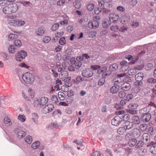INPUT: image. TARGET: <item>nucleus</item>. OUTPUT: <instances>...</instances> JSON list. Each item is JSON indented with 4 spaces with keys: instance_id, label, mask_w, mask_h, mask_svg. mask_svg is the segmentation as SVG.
<instances>
[{
    "instance_id": "nucleus-38",
    "label": "nucleus",
    "mask_w": 156,
    "mask_h": 156,
    "mask_svg": "<svg viewBox=\"0 0 156 156\" xmlns=\"http://www.w3.org/2000/svg\"><path fill=\"white\" fill-rule=\"evenodd\" d=\"M126 130L125 128L124 127H120L117 130V133L120 135L123 134L124 132Z\"/></svg>"
},
{
    "instance_id": "nucleus-37",
    "label": "nucleus",
    "mask_w": 156,
    "mask_h": 156,
    "mask_svg": "<svg viewBox=\"0 0 156 156\" xmlns=\"http://www.w3.org/2000/svg\"><path fill=\"white\" fill-rule=\"evenodd\" d=\"M1 56L3 58V60L5 61H6L9 59V57L7 54L4 52H2L0 53Z\"/></svg>"
},
{
    "instance_id": "nucleus-25",
    "label": "nucleus",
    "mask_w": 156,
    "mask_h": 156,
    "mask_svg": "<svg viewBox=\"0 0 156 156\" xmlns=\"http://www.w3.org/2000/svg\"><path fill=\"white\" fill-rule=\"evenodd\" d=\"M132 120L133 121L132 122L133 123V124H138L140 122L139 117L137 116H133Z\"/></svg>"
},
{
    "instance_id": "nucleus-12",
    "label": "nucleus",
    "mask_w": 156,
    "mask_h": 156,
    "mask_svg": "<svg viewBox=\"0 0 156 156\" xmlns=\"http://www.w3.org/2000/svg\"><path fill=\"white\" fill-rule=\"evenodd\" d=\"M140 118L144 122H148L151 119V115L150 113L140 115Z\"/></svg>"
},
{
    "instance_id": "nucleus-17",
    "label": "nucleus",
    "mask_w": 156,
    "mask_h": 156,
    "mask_svg": "<svg viewBox=\"0 0 156 156\" xmlns=\"http://www.w3.org/2000/svg\"><path fill=\"white\" fill-rule=\"evenodd\" d=\"M40 101L41 104V107L45 105L48 101V98L44 97L41 98Z\"/></svg>"
},
{
    "instance_id": "nucleus-51",
    "label": "nucleus",
    "mask_w": 156,
    "mask_h": 156,
    "mask_svg": "<svg viewBox=\"0 0 156 156\" xmlns=\"http://www.w3.org/2000/svg\"><path fill=\"white\" fill-rule=\"evenodd\" d=\"M143 83L141 81H136L135 83V84L136 85V86L139 87L143 88L142 85Z\"/></svg>"
},
{
    "instance_id": "nucleus-19",
    "label": "nucleus",
    "mask_w": 156,
    "mask_h": 156,
    "mask_svg": "<svg viewBox=\"0 0 156 156\" xmlns=\"http://www.w3.org/2000/svg\"><path fill=\"white\" fill-rule=\"evenodd\" d=\"M144 74L142 73H139L135 75V80L136 81H142L144 79Z\"/></svg>"
},
{
    "instance_id": "nucleus-32",
    "label": "nucleus",
    "mask_w": 156,
    "mask_h": 156,
    "mask_svg": "<svg viewBox=\"0 0 156 156\" xmlns=\"http://www.w3.org/2000/svg\"><path fill=\"white\" fill-rule=\"evenodd\" d=\"M120 117L122 119V120L123 119L124 121L127 122V121L130 119V116L129 115L127 114L122 115Z\"/></svg>"
},
{
    "instance_id": "nucleus-23",
    "label": "nucleus",
    "mask_w": 156,
    "mask_h": 156,
    "mask_svg": "<svg viewBox=\"0 0 156 156\" xmlns=\"http://www.w3.org/2000/svg\"><path fill=\"white\" fill-rule=\"evenodd\" d=\"M40 145V142L38 141H36L32 144L31 147L33 149H36L38 148Z\"/></svg>"
},
{
    "instance_id": "nucleus-21",
    "label": "nucleus",
    "mask_w": 156,
    "mask_h": 156,
    "mask_svg": "<svg viewBox=\"0 0 156 156\" xmlns=\"http://www.w3.org/2000/svg\"><path fill=\"white\" fill-rule=\"evenodd\" d=\"M82 0H74L73 3L74 6L75 8L78 9L80 8L81 6L80 2Z\"/></svg>"
},
{
    "instance_id": "nucleus-26",
    "label": "nucleus",
    "mask_w": 156,
    "mask_h": 156,
    "mask_svg": "<svg viewBox=\"0 0 156 156\" xmlns=\"http://www.w3.org/2000/svg\"><path fill=\"white\" fill-rule=\"evenodd\" d=\"M110 22L108 20H104L102 23L103 27L104 28H107L110 25Z\"/></svg>"
},
{
    "instance_id": "nucleus-13",
    "label": "nucleus",
    "mask_w": 156,
    "mask_h": 156,
    "mask_svg": "<svg viewBox=\"0 0 156 156\" xmlns=\"http://www.w3.org/2000/svg\"><path fill=\"white\" fill-rule=\"evenodd\" d=\"M86 6L87 9L89 11H91L94 8V2L92 1H88L87 3Z\"/></svg>"
},
{
    "instance_id": "nucleus-56",
    "label": "nucleus",
    "mask_w": 156,
    "mask_h": 156,
    "mask_svg": "<svg viewBox=\"0 0 156 156\" xmlns=\"http://www.w3.org/2000/svg\"><path fill=\"white\" fill-rule=\"evenodd\" d=\"M126 93L123 91H120L119 93V97L120 98H123L126 96Z\"/></svg>"
},
{
    "instance_id": "nucleus-9",
    "label": "nucleus",
    "mask_w": 156,
    "mask_h": 156,
    "mask_svg": "<svg viewBox=\"0 0 156 156\" xmlns=\"http://www.w3.org/2000/svg\"><path fill=\"white\" fill-rule=\"evenodd\" d=\"M93 74V72L89 69L84 70L82 72V75L85 77H90L92 76Z\"/></svg>"
},
{
    "instance_id": "nucleus-20",
    "label": "nucleus",
    "mask_w": 156,
    "mask_h": 156,
    "mask_svg": "<svg viewBox=\"0 0 156 156\" xmlns=\"http://www.w3.org/2000/svg\"><path fill=\"white\" fill-rule=\"evenodd\" d=\"M125 125L124 126L126 130L129 129L133 127V124L132 122L129 121L126 122L125 123Z\"/></svg>"
},
{
    "instance_id": "nucleus-15",
    "label": "nucleus",
    "mask_w": 156,
    "mask_h": 156,
    "mask_svg": "<svg viewBox=\"0 0 156 156\" xmlns=\"http://www.w3.org/2000/svg\"><path fill=\"white\" fill-rule=\"evenodd\" d=\"M142 137L143 142L145 144H147L149 143L150 140V136L148 133H144L142 135Z\"/></svg>"
},
{
    "instance_id": "nucleus-1",
    "label": "nucleus",
    "mask_w": 156,
    "mask_h": 156,
    "mask_svg": "<svg viewBox=\"0 0 156 156\" xmlns=\"http://www.w3.org/2000/svg\"><path fill=\"white\" fill-rule=\"evenodd\" d=\"M18 9L17 4H10L5 7L3 9V12L5 14H9L16 12Z\"/></svg>"
},
{
    "instance_id": "nucleus-52",
    "label": "nucleus",
    "mask_w": 156,
    "mask_h": 156,
    "mask_svg": "<svg viewBox=\"0 0 156 156\" xmlns=\"http://www.w3.org/2000/svg\"><path fill=\"white\" fill-rule=\"evenodd\" d=\"M110 29L112 31L117 32L119 29V27L117 26H112L110 27Z\"/></svg>"
},
{
    "instance_id": "nucleus-28",
    "label": "nucleus",
    "mask_w": 156,
    "mask_h": 156,
    "mask_svg": "<svg viewBox=\"0 0 156 156\" xmlns=\"http://www.w3.org/2000/svg\"><path fill=\"white\" fill-rule=\"evenodd\" d=\"M119 88L118 86H113L110 89V92L113 94L117 93L118 91Z\"/></svg>"
},
{
    "instance_id": "nucleus-35",
    "label": "nucleus",
    "mask_w": 156,
    "mask_h": 156,
    "mask_svg": "<svg viewBox=\"0 0 156 156\" xmlns=\"http://www.w3.org/2000/svg\"><path fill=\"white\" fill-rule=\"evenodd\" d=\"M58 96L60 100L63 101L65 98V94L62 92H59L58 93Z\"/></svg>"
},
{
    "instance_id": "nucleus-41",
    "label": "nucleus",
    "mask_w": 156,
    "mask_h": 156,
    "mask_svg": "<svg viewBox=\"0 0 156 156\" xmlns=\"http://www.w3.org/2000/svg\"><path fill=\"white\" fill-rule=\"evenodd\" d=\"M91 156H103V155L101 154L99 151H96L92 153Z\"/></svg>"
},
{
    "instance_id": "nucleus-27",
    "label": "nucleus",
    "mask_w": 156,
    "mask_h": 156,
    "mask_svg": "<svg viewBox=\"0 0 156 156\" xmlns=\"http://www.w3.org/2000/svg\"><path fill=\"white\" fill-rule=\"evenodd\" d=\"M44 33V30L42 27L38 28L37 29V30L36 32V34L39 36L42 35Z\"/></svg>"
},
{
    "instance_id": "nucleus-33",
    "label": "nucleus",
    "mask_w": 156,
    "mask_h": 156,
    "mask_svg": "<svg viewBox=\"0 0 156 156\" xmlns=\"http://www.w3.org/2000/svg\"><path fill=\"white\" fill-rule=\"evenodd\" d=\"M17 48L13 45H10L8 49V50L10 53H14L16 51Z\"/></svg>"
},
{
    "instance_id": "nucleus-29",
    "label": "nucleus",
    "mask_w": 156,
    "mask_h": 156,
    "mask_svg": "<svg viewBox=\"0 0 156 156\" xmlns=\"http://www.w3.org/2000/svg\"><path fill=\"white\" fill-rule=\"evenodd\" d=\"M137 142V140L136 139L133 138L129 140L128 144L130 147H132L136 144Z\"/></svg>"
},
{
    "instance_id": "nucleus-34",
    "label": "nucleus",
    "mask_w": 156,
    "mask_h": 156,
    "mask_svg": "<svg viewBox=\"0 0 156 156\" xmlns=\"http://www.w3.org/2000/svg\"><path fill=\"white\" fill-rule=\"evenodd\" d=\"M118 65L116 63H114L112 64V65L110 66L109 69L112 71H115L118 68Z\"/></svg>"
},
{
    "instance_id": "nucleus-36",
    "label": "nucleus",
    "mask_w": 156,
    "mask_h": 156,
    "mask_svg": "<svg viewBox=\"0 0 156 156\" xmlns=\"http://www.w3.org/2000/svg\"><path fill=\"white\" fill-rule=\"evenodd\" d=\"M52 102L53 103L57 104L58 102V100L57 96L54 95H52L51 98Z\"/></svg>"
},
{
    "instance_id": "nucleus-48",
    "label": "nucleus",
    "mask_w": 156,
    "mask_h": 156,
    "mask_svg": "<svg viewBox=\"0 0 156 156\" xmlns=\"http://www.w3.org/2000/svg\"><path fill=\"white\" fill-rule=\"evenodd\" d=\"M14 44L15 46L19 47L21 45V42L19 40H16L14 41Z\"/></svg>"
},
{
    "instance_id": "nucleus-11",
    "label": "nucleus",
    "mask_w": 156,
    "mask_h": 156,
    "mask_svg": "<svg viewBox=\"0 0 156 156\" xmlns=\"http://www.w3.org/2000/svg\"><path fill=\"white\" fill-rule=\"evenodd\" d=\"M12 25L14 26L20 27L23 25L25 23V22L21 20H13L11 21Z\"/></svg>"
},
{
    "instance_id": "nucleus-8",
    "label": "nucleus",
    "mask_w": 156,
    "mask_h": 156,
    "mask_svg": "<svg viewBox=\"0 0 156 156\" xmlns=\"http://www.w3.org/2000/svg\"><path fill=\"white\" fill-rule=\"evenodd\" d=\"M68 72L65 71L61 72L59 74V76L60 79H62L63 81L66 82L67 80H70L71 79L70 77H68Z\"/></svg>"
},
{
    "instance_id": "nucleus-55",
    "label": "nucleus",
    "mask_w": 156,
    "mask_h": 156,
    "mask_svg": "<svg viewBox=\"0 0 156 156\" xmlns=\"http://www.w3.org/2000/svg\"><path fill=\"white\" fill-rule=\"evenodd\" d=\"M102 11V9L101 8H95L94 10V13L96 14H98Z\"/></svg>"
},
{
    "instance_id": "nucleus-22",
    "label": "nucleus",
    "mask_w": 156,
    "mask_h": 156,
    "mask_svg": "<svg viewBox=\"0 0 156 156\" xmlns=\"http://www.w3.org/2000/svg\"><path fill=\"white\" fill-rule=\"evenodd\" d=\"M32 119L34 122L36 124L38 123V114L36 113H34L32 114Z\"/></svg>"
},
{
    "instance_id": "nucleus-53",
    "label": "nucleus",
    "mask_w": 156,
    "mask_h": 156,
    "mask_svg": "<svg viewBox=\"0 0 156 156\" xmlns=\"http://www.w3.org/2000/svg\"><path fill=\"white\" fill-rule=\"evenodd\" d=\"M129 66L128 65V64L125 65V66H122L121 67V70L122 71H125L127 70L129 68Z\"/></svg>"
},
{
    "instance_id": "nucleus-59",
    "label": "nucleus",
    "mask_w": 156,
    "mask_h": 156,
    "mask_svg": "<svg viewBox=\"0 0 156 156\" xmlns=\"http://www.w3.org/2000/svg\"><path fill=\"white\" fill-rule=\"evenodd\" d=\"M71 58V57L67 55H64L62 56V59L65 61H68Z\"/></svg>"
},
{
    "instance_id": "nucleus-14",
    "label": "nucleus",
    "mask_w": 156,
    "mask_h": 156,
    "mask_svg": "<svg viewBox=\"0 0 156 156\" xmlns=\"http://www.w3.org/2000/svg\"><path fill=\"white\" fill-rule=\"evenodd\" d=\"M151 110V108L149 107L144 108L139 110V113L140 115L150 113L149 112Z\"/></svg>"
},
{
    "instance_id": "nucleus-10",
    "label": "nucleus",
    "mask_w": 156,
    "mask_h": 156,
    "mask_svg": "<svg viewBox=\"0 0 156 156\" xmlns=\"http://www.w3.org/2000/svg\"><path fill=\"white\" fill-rule=\"evenodd\" d=\"M99 22L98 21L94 20L91 22H89L88 26L90 28L96 29L98 28L99 26Z\"/></svg>"
},
{
    "instance_id": "nucleus-5",
    "label": "nucleus",
    "mask_w": 156,
    "mask_h": 156,
    "mask_svg": "<svg viewBox=\"0 0 156 156\" xmlns=\"http://www.w3.org/2000/svg\"><path fill=\"white\" fill-rule=\"evenodd\" d=\"M14 131L15 133H16L17 137L19 139L23 138L27 134L26 131L20 130L18 128L15 129Z\"/></svg>"
},
{
    "instance_id": "nucleus-16",
    "label": "nucleus",
    "mask_w": 156,
    "mask_h": 156,
    "mask_svg": "<svg viewBox=\"0 0 156 156\" xmlns=\"http://www.w3.org/2000/svg\"><path fill=\"white\" fill-rule=\"evenodd\" d=\"M3 122L7 126H10L12 125L11 120L8 117L5 116L3 119Z\"/></svg>"
},
{
    "instance_id": "nucleus-50",
    "label": "nucleus",
    "mask_w": 156,
    "mask_h": 156,
    "mask_svg": "<svg viewBox=\"0 0 156 156\" xmlns=\"http://www.w3.org/2000/svg\"><path fill=\"white\" fill-rule=\"evenodd\" d=\"M128 101L124 99L120 101L119 104L120 105L123 106H126L127 104L128 103Z\"/></svg>"
},
{
    "instance_id": "nucleus-42",
    "label": "nucleus",
    "mask_w": 156,
    "mask_h": 156,
    "mask_svg": "<svg viewBox=\"0 0 156 156\" xmlns=\"http://www.w3.org/2000/svg\"><path fill=\"white\" fill-rule=\"evenodd\" d=\"M105 82V79L104 78H102L100 79L98 82V85L101 86L103 85Z\"/></svg>"
},
{
    "instance_id": "nucleus-7",
    "label": "nucleus",
    "mask_w": 156,
    "mask_h": 156,
    "mask_svg": "<svg viewBox=\"0 0 156 156\" xmlns=\"http://www.w3.org/2000/svg\"><path fill=\"white\" fill-rule=\"evenodd\" d=\"M122 121V119L120 116L118 115L115 116L113 119L112 120V124L115 126H118L120 124Z\"/></svg>"
},
{
    "instance_id": "nucleus-31",
    "label": "nucleus",
    "mask_w": 156,
    "mask_h": 156,
    "mask_svg": "<svg viewBox=\"0 0 156 156\" xmlns=\"http://www.w3.org/2000/svg\"><path fill=\"white\" fill-rule=\"evenodd\" d=\"M133 134L135 137H138L140 135V132L139 129L137 128L135 129L133 132Z\"/></svg>"
},
{
    "instance_id": "nucleus-61",
    "label": "nucleus",
    "mask_w": 156,
    "mask_h": 156,
    "mask_svg": "<svg viewBox=\"0 0 156 156\" xmlns=\"http://www.w3.org/2000/svg\"><path fill=\"white\" fill-rule=\"evenodd\" d=\"M65 1L64 0H59L57 2V5L59 6H62L65 3Z\"/></svg>"
},
{
    "instance_id": "nucleus-45",
    "label": "nucleus",
    "mask_w": 156,
    "mask_h": 156,
    "mask_svg": "<svg viewBox=\"0 0 156 156\" xmlns=\"http://www.w3.org/2000/svg\"><path fill=\"white\" fill-rule=\"evenodd\" d=\"M59 27V24L58 23H56L53 24L51 28L52 30L55 31L58 29Z\"/></svg>"
},
{
    "instance_id": "nucleus-24",
    "label": "nucleus",
    "mask_w": 156,
    "mask_h": 156,
    "mask_svg": "<svg viewBox=\"0 0 156 156\" xmlns=\"http://www.w3.org/2000/svg\"><path fill=\"white\" fill-rule=\"evenodd\" d=\"M130 20V16L128 15H125L123 17L122 21L123 23L126 24L129 22Z\"/></svg>"
},
{
    "instance_id": "nucleus-54",
    "label": "nucleus",
    "mask_w": 156,
    "mask_h": 156,
    "mask_svg": "<svg viewBox=\"0 0 156 156\" xmlns=\"http://www.w3.org/2000/svg\"><path fill=\"white\" fill-rule=\"evenodd\" d=\"M51 40V38L49 36H45L44 38L43 41L44 43H47Z\"/></svg>"
},
{
    "instance_id": "nucleus-3",
    "label": "nucleus",
    "mask_w": 156,
    "mask_h": 156,
    "mask_svg": "<svg viewBox=\"0 0 156 156\" xmlns=\"http://www.w3.org/2000/svg\"><path fill=\"white\" fill-rule=\"evenodd\" d=\"M27 55V54L25 51L23 50H21L18 52L16 55V59L17 61H21L23 59L25 58Z\"/></svg>"
},
{
    "instance_id": "nucleus-30",
    "label": "nucleus",
    "mask_w": 156,
    "mask_h": 156,
    "mask_svg": "<svg viewBox=\"0 0 156 156\" xmlns=\"http://www.w3.org/2000/svg\"><path fill=\"white\" fill-rule=\"evenodd\" d=\"M25 141L28 144H30L32 143L33 139L31 136L27 135L24 139Z\"/></svg>"
},
{
    "instance_id": "nucleus-58",
    "label": "nucleus",
    "mask_w": 156,
    "mask_h": 156,
    "mask_svg": "<svg viewBox=\"0 0 156 156\" xmlns=\"http://www.w3.org/2000/svg\"><path fill=\"white\" fill-rule=\"evenodd\" d=\"M116 8L118 11L121 12H124L125 10V8L121 6H118Z\"/></svg>"
},
{
    "instance_id": "nucleus-18",
    "label": "nucleus",
    "mask_w": 156,
    "mask_h": 156,
    "mask_svg": "<svg viewBox=\"0 0 156 156\" xmlns=\"http://www.w3.org/2000/svg\"><path fill=\"white\" fill-rule=\"evenodd\" d=\"M131 88V85L129 83H126L122 84V89L125 90L127 91L129 90Z\"/></svg>"
},
{
    "instance_id": "nucleus-63",
    "label": "nucleus",
    "mask_w": 156,
    "mask_h": 156,
    "mask_svg": "<svg viewBox=\"0 0 156 156\" xmlns=\"http://www.w3.org/2000/svg\"><path fill=\"white\" fill-rule=\"evenodd\" d=\"M97 33L96 31H92L89 33V35L90 37L93 38L96 36Z\"/></svg>"
},
{
    "instance_id": "nucleus-40",
    "label": "nucleus",
    "mask_w": 156,
    "mask_h": 156,
    "mask_svg": "<svg viewBox=\"0 0 156 156\" xmlns=\"http://www.w3.org/2000/svg\"><path fill=\"white\" fill-rule=\"evenodd\" d=\"M18 118L21 122H24L26 120V117L24 115H19L18 116Z\"/></svg>"
},
{
    "instance_id": "nucleus-60",
    "label": "nucleus",
    "mask_w": 156,
    "mask_h": 156,
    "mask_svg": "<svg viewBox=\"0 0 156 156\" xmlns=\"http://www.w3.org/2000/svg\"><path fill=\"white\" fill-rule=\"evenodd\" d=\"M82 64V63L81 62L77 60L75 64V67L76 69H78L81 66Z\"/></svg>"
},
{
    "instance_id": "nucleus-4",
    "label": "nucleus",
    "mask_w": 156,
    "mask_h": 156,
    "mask_svg": "<svg viewBox=\"0 0 156 156\" xmlns=\"http://www.w3.org/2000/svg\"><path fill=\"white\" fill-rule=\"evenodd\" d=\"M54 108V105L52 104H48L43 108L42 112L43 114H46L51 112Z\"/></svg>"
},
{
    "instance_id": "nucleus-43",
    "label": "nucleus",
    "mask_w": 156,
    "mask_h": 156,
    "mask_svg": "<svg viewBox=\"0 0 156 156\" xmlns=\"http://www.w3.org/2000/svg\"><path fill=\"white\" fill-rule=\"evenodd\" d=\"M17 37V35L16 34H10L9 35V40H12L13 39Z\"/></svg>"
},
{
    "instance_id": "nucleus-62",
    "label": "nucleus",
    "mask_w": 156,
    "mask_h": 156,
    "mask_svg": "<svg viewBox=\"0 0 156 156\" xmlns=\"http://www.w3.org/2000/svg\"><path fill=\"white\" fill-rule=\"evenodd\" d=\"M7 4V1L6 0H1L0 1V6H4Z\"/></svg>"
},
{
    "instance_id": "nucleus-64",
    "label": "nucleus",
    "mask_w": 156,
    "mask_h": 156,
    "mask_svg": "<svg viewBox=\"0 0 156 156\" xmlns=\"http://www.w3.org/2000/svg\"><path fill=\"white\" fill-rule=\"evenodd\" d=\"M147 82L148 83H156V79L153 78H150L148 79Z\"/></svg>"
},
{
    "instance_id": "nucleus-46",
    "label": "nucleus",
    "mask_w": 156,
    "mask_h": 156,
    "mask_svg": "<svg viewBox=\"0 0 156 156\" xmlns=\"http://www.w3.org/2000/svg\"><path fill=\"white\" fill-rule=\"evenodd\" d=\"M144 144L145 143L143 141L140 140L137 144L136 147L137 148H140L143 146Z\"/></svg>"
},
{
    "instance_id": "nucleus-6",
    "label": "nucleus",
    "mask_w": 156,
    "mask_h": 156,
    "mask_svg": "<svg viewBox=\"0 0 156 156\" xmlns=\"http://www.w3.org/2000/svg\"><path fill=\"white\" fill-rule=\"evenodd\" d=\"M109 20L110 22L116 23L119 19V15L115 13L110 14L109 16Z\"/></svg>"
},
{
    "instance_id": "nucleus-47",
    "label": "nucleus",
    "mask_w": 156,
    "mask_h": 156,
    "mask_svg": "<svg viewBox=\"0 0 156 156\" xmlns=\"http://www.w3.org/2000/svg\"><path fill=\"white\" fill-rule=\"evenodd\" d=\"M136 73V70L135 69H132L128 70V73L130 75H132L135 74Z\"/></svg>"
},
{
    "instance_id": "nucleus-39",
    "label": "nucleus",
    "mask_w": 156,
    "mask_h": 156,
    "mask_svg": "<svg viewBox=\"0 0 156 156\" xmlns=\"http://www.w3.org/2000/svg\"><path fill=\"white\" fill-rule=\"evenodd\" d=\"M61 126L59 125L56 122H52L51 123L50 127L52 128H60Z\"/></svg>"
},
{
    "instance_id": "nucleus-49",
    "label": "nucleus",
    "mask_w": 156,
    "mask_h": 156,
    "mask_svg": "<svg viewBox=\"0 0 156 156\" xmlns=\"http://www.w3.org/2000/svg\"><path fill=\"white\" fill-rule=\"evenodd\" d=\"M143 88L142 87L135 86L133 88V90L135 93H137L141 90L143 89Z\"/></svg>"
},
{
    "instance_id": "nucleus-57",
    "label": "nucleus",
    "mask_w": 156,
    "mask_h": 156,
    "mask_svg": "<svg viewBox=\"0 0 156 156\" xmlns=\"http://www.w3.org/2000/svg\"><path fill=\"white\" fill-rule=\"evenodd\" d=\"M34 106L35 107H37L39 106L41 107V104H40V101L39 100H37L35 101L34 102Z\"/></svg>"
},
{
    "instance_id": "nucleus-44",
    "label": "nucleus",
    "mask_w": 156,
    "mask_h": 156,
    "mask_svg": "<svg viewBox=\"0 0 156 156\" xmlns=\"http://www.w3.org/2000/svg\"><path fill=\"white\" fill-rule=\"evenodd\" d=\"M147 125L145 124H141L140 126V130L142 131H145L147 129Z\"/></svg>"
},
{
    "instance_id": "nucleus-2",
    "label": "nucleus",
    "mask_w": 156,
    "mask_h": 156,
    "mask_svg": "<svg viewBox=\"0 0 156 156\" xmlns=\"http://www.w3.org/2000/svg\"><path fill=\"white\" fill-rule=\"evenodd\" d=\"M22 77L23 81L27 84H32L34 79V75L28 72L23 74Z\"/></svg>"
}]
</instances>
